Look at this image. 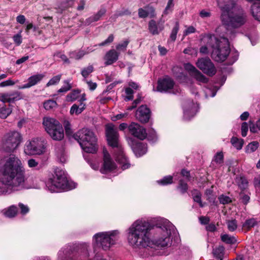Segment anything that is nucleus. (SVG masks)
<instances>
[{"instance_id": "19", "label": "nucleus", "mask_w": 260, "mask_h": 260, "mask_svg": "<svg viewBox=\"0 0 260 260\" xmlns=\"http://www.w3.org/2000/svg\"><path fill=\"white\" fill-rule=\"evenodd\" d=\"M175 85L174 80L168 76L159 79L157 82V90L161 92H166L173 88Z\"/></svg>"}, {"instance_id": "32", "label": "nucleus", "mask_w": 260, "mask_h": 260, "mask_svg": "<svg viewBox=\"0 0 260 260\" xmlns=\"http://www.w3.org/2000/svg\"><path fill=\"white\" fill-rule=\"evenodd\" d=\"M221 240L223 242L228 244H234L237 242V240L235 237L230 236L228 234L221 235Z\"/></svg>"}, {"instance_id": "14", "label": "nucleus", "mask_w": 260, "mask_h": 260, "mask_svg": "<svg viewBox=\"0 0 260 260\" xmlns=\"http://www.w3.org/2000/svg\"><path fill=\"white\" fill-rule=\"evenodd\" d=\"M44 150L43 142L39 138H34L26 145L24 151L28 155L42 154Z\"/></svg>"}, {"instance_id": "50", "label": "nucleus", "mask_w": 260, "mask_h": 260, "mask_svg": "<svg viewBox=\"0 0 260 260\" xmlns=\"http://www.w3.org/2000/svg\"><path fill=\"white\" fill-rule=\"evenodd\" d=\"M173 1L174 0H168L167 5L163 12L164 15H166L173 11V7L174 6Z\"/></svg>"}, {"instance_id": "39", "label": "nucleus", "mask_w": 260, "mask_h": 260, "mask_svg": "<svg viewBox=\"0 0 260 260\" xmlns=\"http://www.w3.org/2000/svg\"><path fill=\"white\" fill-rule=\"evenodd\" d=\"M224 156L222 152H217L212 159V162L217 165H222L223 163Z\"/></svg>"}, {"instance_id": "44", "label": "nucleus", "mask_w": 260, "mask_h": 260, "mask_svg": "<svg viewBox=\"0 0 260 260\" xmlns=\"http://www.w3.org/2000/svg\"><path fill=\"white\" fill-rule=\"evenodd\" d=\"M63 83V86L58 90V93H66L72 88V85L69 80H64Z\"/></svg>"}, {"instance_id": "21", "label": "nucleus", "mask_w": 260, "mask_h": 260, "mask_svg": "<svg viewBox=\"0 0 260 260\" xmlns=\"http://www.w3.org/2000/svg\"><path fill=\"white\" fill-rule=\"evenodd\" d=\"M132 148L137 156L140 157L145 154L147 151V145L146 143L133 141Z\"/></svg>"}, {"instance_id": "7", "label": "nucleus", "mask_w": 260, "mask_h": 260, "mask_svg": "<svg viewBox=\"0 0 260 260\" xmlns=\"http://www.w3.org/2000/svg\"><path fill=\"white\" fill-rule=\"evenodd\" d=\"M73 137L85 152L95 153L98 151L97 138L90 129L82 128L74 134Z\"/></svg>"}, {"instance_id": "6", "label": "nucleus", "mask_w": 260, "mask_h": 260, "mask_svg": "<svg viewBox=\"0 0 260 260\" xmlns=\"http://www.w3.org/2000/svg\"><path fill=\"white\" fill-rule=\"evenodd\" d=\"M105 134L108 145L113 148H118L119 150V153L116 157V160L121 165L122 169L124 170L129 168L130 164L121 148L119 147V134L117 128L113 123L106 125Z\"/></svg>"}, {"instance_id": "47", "label": "nucleus", "mask_w": 260, "mask_h": 260, "mask_svg": "<svg viewBox=\"0 0 260 260\" xmlns=\"http://www.w3.org/2000/svg\"><path fill=\"white\" fill-rule=\"evenodd\" d=\"M86 53L83 50L74 51L70 53L71 58L78 60L81 59Z\"/></svg>"}, {"instance_id": "62", "label": "nucleus", "mask_w": 260, "mask_h": 260, "mask_svg": "<svg viewBox=\"0 0 260 260\" xmlns=\"http://www.w3.org/2000/svg\"><path fill=\"white\" fill-rule=\"evenodd\" d=\"M138 16L140 18H145L148 17L146 9L141 8L138 9Z\"/></svg>"}, {"instance_id": "33", "label": "nucleus", "mask_w": 260, "mask_h": 260, "mask_svg": "<svg viewBox=\"0 0 260 260\" xmlns=\"http://www.w3.org/2000/svg\"><path fill=\"white\" fill-rule=\"evenodd\" d=\"M259 146V144L257 141H252L246 146L245 152L247 153H252L258 148Z\"/></svg>"}, {"instance_id": "12", "label": "nucleus", "mask_w": 260, "mask_h": 260, "mask_svg": "<svg viewBox=\"0 0 260 260\" xmlns=\"http://www.w3.org/2000/svg\"><path fill=\"white\" fill-rule=\"evenodd\" d=\"M70 260H87L89 253L85 244H74L69 249Z\"/></svg>"}, {"instance_id": "63", "label": "nucleus", "mask_w": 260, "mask_h": 260, "mask_svg": "<svg viewBox=\"0 0 260 260\" xmlns=\"http://www.w3.org/2000/svg\"><path fill=\"white\" fill-rule=\"evenodd\" d=\"M15 43L17 45H20L22 43L21 36L19 34H16L13 37Z\"/></svg>"}, {"instance_id": "55", "label": "nucleus", "mask_w": 260, "mask_h": 260, "mask_svg": "<svg viewBox=\"0 0 260 260\" xmlns=\"http://www.w3.org/2000/svg\"><path fill=\"white\" fill-rule=\"evenodd\" d=\"M248 131V124L246 122H244L241 125V135L242 137H245L247 135Z\"/></svg>"}, {"instance_id": "54", "label": "nucleus", "mask_w": 260, "mask_h": 260, "mask_svg": "<svg viewBox=\"0 0 260 260\" xmlns=\"http://www.w3.org/2000/svg\"><path fill=\"white\" fill-rule=\"evenodd\" d=\"M180 174L182 177H184L187 181H190L191 175L189 171L185 169H183L181 171Z\"/></svg>"}, {"instance_id": "58", "label": "nucleus", "mask_w": 260, "mask_h": 260, "mask_svg": "<svg viewBox=\"0 0 260 260\" xmlns=\"http://www.w3.org/2000/svg\"><path fill=\"white\" fill-rule=\"evenodd\" d=\"M18 206L20 209V213L21 214L24 215L29 212V209L27 206L24 205L22 203H19Z\"/></svg>"}, {"instance_id": "13", "label": "nucleus", "mask_w": 260, "mask_h": 260, "mask_svg": "<svg viewBox=\"0 0 260 260\" xmlns=\"http://www.w3.org/2000/svg\"><path fill=\"white\" fill-rule=\"evenodd\" d=\"M197 66L205 74L212 77L216 73V69L208 57L201 58L198 59L197 62Z\"/></svg>"}, {"instance_id": "3", "label": "nucleus", "mask_w": 260, "mask_h": 260, "mask_svg": "<svg viewBox=\"0 0 260 260\" xmlns=\"http://www.w3.org/2000/svg\"><path fill=\"white\" fill-rule=\"evenodd\" d=\"M207 45L212 48L211 56L215 61L223 62L231 52L229 40L226 38L218 39L215 35L208 34L204 37Z\"/></svg>"}, {"instance_id": "56", "label": "nucleus", "mask_w": 260, "mask_h": 260, "mask_svg": "<svg viewBox=\"0 0 260 260\" xmlns=\"http://www.w3.org/2000/svg\"><path fill=\"white\" fill-rule=\"evenodd\" d=\"M64 127L66 133L67 135H70L72 134L73 132L71 129V124L69 121H64Z\"/></svg>"}, {"instance_id": "17", "label": "nucleus", "mask_w": 260, "mask_h": 260, "mask_svg": "<svg viewBox=\"0 0 260 260\" xmlns=\"http://www.w3.org/2000/svg\"><path fill=\"white\" fill-rule=\"evenodd\" d=\"M184 68L185 70L188 72L190 76L194 78L197 81L203 83L208 82V78L190 63L185 64Z\"/></svg>"}, {"instance_id": "27", "label": "nucleus", "mask_w": 260, "mask_h": 260, "mask_svg": "<svg viewBox=\"0 0 260 260\" xmlns=\"http://www.w3.org/2000/svg\"><path fill=\"white\" fill-rule=\"evenodd\" d=\"M251 11L254 19L260 22V2H254L251 7Z\"/></svg>"}, {"instance_id": "24", "label": "nucleus", "mask_w": 260, "mask_h": 260, "mask_svg": "<svg viewBox=\"0 0 260 260\" xmlns=\"http://www.w3.org/2000/svg\"><path fill=\"white\" fill-rule=\"evenodd\" d=\"M260 221L255 218H249L245 220L242 225V229L247 232L258 225Z\"/></svg>"}, {"instance_id": "28", "label": "nucleus", "mask_w": 260, "mask_h": 260, "mask_svg": "<svg viewBox=\"0 0 260 260\" xmlns=\"http://www.w3.org/2000/svg\"><path fill=\"white\" fill-rule=\"evenodd\" d=\"M225 248L223 246L219 245L213 250L214 257L218 260H223Z\"/></svg>"}, {"instance_id": "43", "label": "nucleus", "mask_w": 260, "mask_h": 260, "mask_svg": "<svg viewBox=\"0 0 260 260\" xmlns=\"http://www.w3.org/2000/svg\"><path fill=\"white\" fill-rule=\"evenodd\" d=\"M144 8L146 10L148 16H149L151 18H153L156 17V13L155 12V9L153 6L150 4H148L145 6Z\"/></svg>"}, {"instance_id": "8", "label": "nucleus", "mask_w": 260, "mask_h": 260, "mask_svg": "<svg viewBox=\"0 0 260 260\" xmlns=\"http://www.w3.org/2000/svg\"><path fill=\"white\" fill-rule=\"evenodd\" d=\"M154 233L152 239H150L151 246L164 248L171 244V232L166 225L158 226L152 225L151 233Z\"/></svg>"}, {"instance_id": "23", "label": "nucleus", "mask_w": 260, "mask_h": 260, "mask_svg": "<svg viewBox=\"0 0 260 260\" xmlns=\"http://www.w3.org/2000/svg\"><path fill=\"white\" fill-rule=\"evenodd\" d=\"M119 54L120 53L115 49H110L106 53L104 57L105 65L109 66L115 62L118 59Z\"/></svg>"}, {"instance_id": "49", "label": "nucleus", "mask_w": 260, "mask_h": 260, "mask_svg": "<svg viewBox=\"0 0 260 260\" xmlns=\"http://www.w3.org/2000/svg\"><path fill=\"white\" fill-rule=\"evenodd\" d=\"M240 200L241 202L244 204L247 205L250 200V196L249 194H245L244 191H241L239 193Z\"/></svg>"}, {"instance_id": "10", "label": "nucleus", "mask_w": 260, "mask_h": 260, "mask_svg": "<svg viewBox=\"0 0 260 260\" xmlns=\"http://www.w3.org/2000/svg\"><path fill=\"white\" fill-rule=\"evenodd\" d=\"M119 234L117 230L99 233L94 236V238L98 246L102 247L104 250H107L111 245L115 243L118 240Z\"/></svg>"}, {"instance_id": "37", "label": "nucleus", "mask_w": 260, "mask_h": 260, "mask_svg": "<svg viewBox=\"0 0 260 260\" xmlns=\"http://www.w3.org/2000/svg\"><path fill=\"white\" fill-rule=\"evenodd\" d=\"M93 71V66L92 65H88L87 67L83 68L82 69L81 74L84 77V79H86L89 75Z\"/></svg>"}, {"instance_id": "35", "label": "nucleus", "mask_w": 260, "mask_h": 260, "mask_svg": "<svg viewBox=\"0 0 260 260\" xmlns=\"http://www.w3.org/2000/svg\"><path fill=\"white\" fill-rule=\"evenodd\" d=\"M249 126L251 133H257L258 131H260V118L255 123L251 120L249 121Z\"/></svg>"}, {"instance_id": "38", "label": "nucleus", "mask_w": 260, "mask_h": 260, "mask_svg": "<svg viewBox=\"0 0 260 260\" xmlns=\"http://www.w3.org/2000/svg\"><path fill=\"white\" fill-rule=\"evenodd\" d=\"M9 98L10 99V101L9 100V103H13L15 101H17L18 100H20L21 99H22L23 98V96L21 93L19 91H15L11 93H9Z\"/></svg>"}, {"instance_id": "16", "label": "nucleus", "mask_w": 260, "mask_h": 260, "mask_svg": "<svg viewBox=\"0 0 260 260\" xmlns=\"http://www.w3.org/2000/svg\"><path fill=\"white\" fill-rule=\"evenodd\" d=\"M103 164L100 169V172L102 174H105L115 170L116 169V165L106 149L103 150Z\"/></svg>"}, {"instance_id": "22", "label": "nucleus", "mask_w": 260, "mask_h": 260, "mask_svg": "<svg viewBox=\"0 0 260 260\" xmlns=\"http://www.w3.org/2000/svg\"><path fill=\"white\" fill-rule=\"evenodd\" d=\"M44 77L43 74H37L30 76L28 79V82L22 85L19 86L18 89H25L31 87L32 86L36 85L38 83L41 81Z\"/></svg>"}, {"instance_id": "60", "label": "nucleus", "mask_w": 260, "mask_h": 260, "mask_svg": "<svg viewBox=\"0 0 260 260\" xmlns=\"http://www.w3.org/2000/svg\"><path fill=\"white\" fill-rule=\"evenodd\" d=\"M193 201L199 204V206L201 208H203L205 206V204L203 203L202 201V194L198 195V196H194V198H192Z\"/></svg>"}, {"instance_id": "40", "label": "nucleus", "mask_w": 260, "mask_h": 260, "mask_svg": "<svg viewBox=\"0 0 260 260\" xmlns=\"http://www.w3.org/2000/svg\"><path fill=\"white\" fill-rule=\"evenodd\" d=\"M231 142L233 146L238 150L241 149L243 145V140L242 139H239L236 137H233L231 139Z\"/></svg>"}, {"instance_id": "34", "label": "nucleus", "mask_w": 260, "mask_h": 260, "mask_svg": "<svg viewBox=\"0 0 260 260\" xmlns=\"http://www.w3.org/2000/svg\"><path fill=\"white\" fill-rule=\"evenodd\" d=\"M236 181L241 191H244L248 186V182L247 179L244 177H240L237 178Z\"/></svg>"}, {"instance_id": "18", "label": "nucleus", "mask_w": 260, "mask_h": 260, "mask_svg": "<svg viewBox=\"0 0 260 260\" xmlns=\"http://www.w3.org/2000/svg\"><path fill=\"white\" fill-rule=\"evenodd\" d=\"M163 15L157 21L151 19L148 23V29L153 35H157L165 28V20L162 18Z\"/></svg>"}, {"instance_id": "53", "label": "nucleus", "mask_w": 260, "mask_h": 260, "mask_svg": "<svg viewBox=\"0 0 260 260\" xmlns=\"http://www.w3.org/2000/svg\"><path fill=\"white\" fill-rule=\"evenodd\" d=\"M219 203L221 204L225 205L231 203L232 201L231 199L226 196L222 194L218 197Z\"/></svg>"}, {"instance_id": "57", "label": "nucleus", "mask_w": 260, "mask_h": 260, "mask_svg": "<svg viewBox=\"0 0 260 260\" xmlns=\"http://www.w3.org/2000/svg\"><path fill=\"white\" fill-rule=\"evenodd\" d=\"M114 38V37L113 34L110 35L106 40H105L104 41H103L99 44V46H103L111 43L112 42H113Z\"/></svg>"}, {"instance_id": "26", "label": "nucleus", "mask_w": 260, "mask_h": 260, "mask_svg": "<svg viewBox=\"0 0 260 260\" xmlns=\"http://www.w3.org/2000/svg\"><path fill=\"white\" fill-rule=\"evenodd\" d=\"M106 12V10L104 8H101L100 10L93 16H90L86 19V22L90 24L92 22L99 21L101 18L103 16Z\"/></svg>"}, {"instance_id": "9", "label": "nucleus", "mask_w": 260, "mask_h": 260, "mask_svg": "<svg viewBox=\"0 0 260 260\" xmlns=\"http://www.w3.org/2000/svg\"><path fill=\"white\" fill-rule=\"evenodd\" d=\"M43 124L47 133L54 140L61 141L64 138V129L62 124L57 120L50 117H44Z\"/></svg>"}, {"instance_id": "25", "label": "nucleus", "mask_w": 260, "mask_h": 260, "mask_svg": "<svg viewBox=\"0 0 260 260\" xmlns=\"http://www.w3.org/2000/svg\"><path fill=\"white\" fill-rule=\"evenodd\" d=\"M55 150L58 161L61 164L65 163L67 157L65 153L64 146L62 145H56Z\"/></svg>"}, {"instance_id": "59", "label": "nucleus", "mask_w": 260, "mask_h": 260, "mask_svg": "<svg viewBox=\"0 0 260 260\" xmlns=\"http://www.w3.org/2000/svg\"><path fill=\"white\" fill-rule=\"evenodd\" d=\"M83 81L87 84L89 89L90 90L93 91L97 87V84L95 82H93L91 80L88 81L87 79H83Z\"/></svg>"}, {"instance_id": "42", "label": "nucleus", "mask_w": 260, "mask_h": 260, "mask_svg": "<svg viewBox=\"0 0 260 260\" xmlns=\"http://www.w3.org/2000/svg\"><path fill=\"white\" fill-rule=\"evenodd\" d=\"M179 29V23L178 21L176 22L175 26L173 28L171 33L170 35V39L172 41L174 42L177 37V34Z\"/></svg>"}, {"instance_id": "36", "label": "nucleus", "mask_w": 260, "mask_h": 260, "mask_svg": "<svg viewBox=\"0 0 260 260\" xmlns=\"http://www.w3.org/2000/svg\"><path fill=\"white\" fill-rule=\"evenodd\" d=\"M173 177L171 175H168L165 176L161 179L157 181V182L158 184L160 185H168L169 184H171L173 183Z\"/></svg>"}, {"instance_id": "41", "label": "nucleus", "mask_w": 260, "mask_h": 260, "mask_svg": "<svg viewBox=\"0 0 260 260\" xmlns=\"http://www.w3.org/2000/svg\"><path fill=\"white\" fill-rule=\"evenodd\" d=\"M17 213V208L15 206H12L8 208L4 213L5 216L8 217L12 218L16 215Z\"/></svg>"}, {"instance_id": "48", "label": "nucleus", "mask_w": 260, "mask_h": 260, "mask_svg": "<svg viewBox=\"0 0 260 260\" xmlns=\"http://www.w3.org/2000/svg\"><path fill=\"white\" fill-rule=\"evenodd\" d=\"M57 105L56 101L52 100H49L44 103V107L47 110H49Z\"/></svg>"}, {"instance_id": "1", "label": "nucleus", "mask_w": 260, "mask_h": 260, "mask_svg": "<svg viewBox=\"0 0 260 260\" xmlns=\"http://www.w3.org/2000/svg\"><path fill=\"white\" fill-rule=\"evenodd\" d=\"M26 180L25 169L17 157L12 155L0 161V195L23 187Z\"/></svg>"}, {"instance_id": "31", "label": "nucleus", "mask_w": 260, "mask_h": 260, "mask_svg": "<svg viewBox=\"0 0 260 260\" xmlns=\"http://www.w3.org/2000/svg\"><path fill=\"white\" fill-rule=\"evenodd\" d=\"M80 92L81 90L78 89L73 90L67 95V101L72 102L76 101L78 98Z\"/></svg>"}, {"instance_id": "51", "label": "nucleus", "mask_w": 260, "mask_h": 260, "mask_svg": "<svg viewBox=\"0 0 260 260\" xmlns=\"http://www.w3.org/2000/svg\"><path fill=\"white\" fill-rule=\"evenodd\" d=\"M129 43V40L128 39L125 40L122 43H120L116 45V50L118 51H125Z\"/></svg>"}, {"instance_id": "15", "label": "nucleus", "mask_w": 260, "mask_h": 260, "mask_svg": "<svg viewBox=\"0 0 260 260\" xmlns=\"http://www.w3.org/2000/svg\"><path fill=\"white\" fill-rule=\"evenodd\" d=\"M128 130L133 136L141 140L145 139L147 136L146 129L136 122H132L128 125Z\"/></svg>"}, {"instance_id": "52", "label": "nucleus", "mask_w": 260, "mask_h": 260, "mask_svg": "<svg viewBox=\"0 0 260 260\" xmlns=\"http://www.w3.org/2000/svg\"><path fill=\"white\" fill-rule=\"evenodd\" d=\"M61 75H57L52 77L49 82L47 83L46 86H49L51 85H55L58 83L61 79Z\"/></svg>"}, {"instance_id": "61", "label": "nucleus", "mask_w": 260, "mask_h": 260, "mask_svg": "<svg viewBox=\"0 0 260 260\" xmlns=\"http://www.w3.org/2000/svg\"><path fill=\"white\" fill-rule=\"evenodd\" d=\"M9 93H0V101L3 103H9Z\"/></svg>"}, {"instance_id": "29", "label": "nucleus", "mask_w": 260, "mask_h": 260, "mask_svg": "<svg viewBox=\"0 0 260 260\" xmlns=\"http://www.w3.org/2000/svg\"><path fill=\"white\" fill-rule=\"evenodd\" d=\"M86 108V105L84 103H80L79 105L74 104L71 108L70 114L73 115L75 114L78 115L81 113Z\"/></svg>"}, {"instance_id": "4", "label": "nucleus", "mask_w": 260, "mask_h": 260, "mask_svg": "<svg viewBox=\"0 0 260 260\" xmlns=\"http://www.w3.org/2000/svg\"><path fill=\"white\" fill-rule=\"evenodd\" d=\"M235 4H226L221 9V20L226 28H238L245 24L247 21V15L243 10L235 13Z\"/></svg>"}, {"instance_id": "45", "label": "nucleus", "mask_w": 260, "mask_h": 260, "mask_svg": "<svg viewBox=\"0 0 260 260\" xmlns=\"http://www.w3.org/2000/svg\"><path fill=\"white\" fill-rule=\"evenodd\" d=\"M12 111L9 108L6 106L0 108V117L3 119L6 118L11 113Z\"/></svg>"}, {"instance_id": "46", "label": "nucleus", "mask_w": 260, "mask_h": 260, "mask_svg": "<svg viewBox=\"0 0 260 260\" xmlns=\"http://www.w3.org/2000/svg\"><path fill=\"white\" fill-rule=\"evenodd\" d=\"M226 224L228 229L230 232H234L237 229V221L236 219L228 220Z\"/></svg>"}, {"instance_id": "20", "label": "nucleus", "mask_w": 260, "mask_h": 260, "mask_svg": "<svg viewBox=\"0 0 260 260\" xmlns=\"http://www.w3.org/2000/svg\"><path fill=\"white\" fill-rule=\"evenodd\" d=\"M137 119L141 123H145L149 121L151 116V111L146 105H141L136 113Z\"/></svg>"}, {"instance_id": "30", "label": "nucleus", "mask_w": 260, "mask_h": 260, "mask_svg": "<svg viewBox=\"0 0 260 260\" xmlns=\"http://www.w3.org/2000/svg\"><path fill=\"white\" fill-rule=\"evenodd\" d=\"M177 189L181 194H183L187 192L188 189V185L184 180L180 179L178 181Z\"/></svg>"}, {"instance_id": "5", "label": "nucleus", "mask_w": 260, "mask_h": 260, "mask_svg": "<svg viewBox=\"0 0 260 260\" xmlns=\"http://www.w3.org/2000/svg\"><path fill=\"white\" fill-rule=\"evenodd\" d=\"M46 186L50 192H58L74 189L76 184L68 179L67 174L63 170L56 168L52 177L46 182Z\"/></svg>"}, {"instance_id": "64", "label": "nucleus", "mask_w": 260, "mask_h": 260, "mask_svg": "<svg viewBox=\"0 0 260 260\" xmlns=\"http://www.w3.org/2000/svg\"><path fill=\"white\" fill-rule=\"evenodd\" d=\"M196 28L192 26H190L189 27H188L187 28V29H186L184 32H183V35L184 36H186L187 35H188L189 34H192V33H194L196 32Z\"/></svg>"}, {"instance_id": "11", "label": "nucleus", "mask_w": 260, "mask_h": 260, "mask_svg": "<svg viewBox=\"0 0 260 260\" xmlns=\"http://www.w3.org/2000/svg\"><path fill=\"white\" fill-rule=\"evenodd\" d=\"M22 136L17 131H11L4 136V146L6 151L13 152L22 141Z\"/></svg>"}, {"instance_id": "2", "label": "nucleus", "mask_w": 260, "mask_h": 260, "mask_svg": "<svg viewBox=\"0 0 260 260\" xmlns=\"http://www.w3.org/2000/svg\"><path fill=\"white\" fill-rule=\"evenodd\" d=\"M152 225L145 220H137L128 229L127 239L129 243L136 247H150V235Z\"/></svg>"}]
</instances>
